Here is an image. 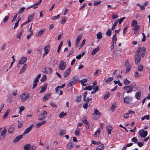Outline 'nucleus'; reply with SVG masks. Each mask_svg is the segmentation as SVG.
I'll return each instance as SVG.
<instances>
[{"instance_id":"nucleus-1","label":"nucleus","mask_w":150,"mask_h":150,"mask_svg":"<svg viewBox=\"0 0 150 150\" xmlns=\"http://www.w3.org/2000/svg\"><path fill=\"white\" fill-rule=\"evenodd\" d=\"M123 89L125 91H127V93H131L134 91H134L139 90V88L138 87L136 86L135 84H134L133 85H132L129 86H126L123 87Z\"/></svg>"},{"instance_id":"nucleus-2","label":"nucleus","mask_w":150,"mask_h":150,"mask_svg":"<svg viewBox=\"0 0 150 150\" xmlns=\"http://www.w3.org/2000/svg\"><path fill=\"white\" fill-rule=\"evenodd\" d=\"M145 48L144 47H139L138 49L137 53L138 54H139V55H141L142 57H143L144 54L145 53Z\"/></svg>"},{"instance_id":"nucleus-3","label":"nucleus","mask_w":150,"mask_h":150,"mask_svg":"<svg viewBox=\"0 0 150 150\" xmlns=\"http://www.w3.org/2000/svg\"><path fill=\"white\" fill-rule=\"evenodd\" d=\"M133 99V98L130 96H125L124 98L123 101L124 103L126 104L131 103Z\"/></svg>"},{"instance_id":"nucleus-4","label":"nucleus","mask_w":150,"mask_h":150,"mask_svg":"<svg viewBox=\"0 0 150 150\" xmlns=\"http://www.w3.org/2000/svg\"><path fill=\"white\" fill-rule=\"evenodd\" d=\"M47 113V112L44 110L42 111L41 113L39 115L38 120H41L44 119L46 116Z\"/></svg>"},{"instance_id":"nucleus-5","label":"nucleus","mask_w":150,"mask_h":150,"mask_svg":"<svg viewBox=\"0 0 150 150\" xmlns=\"http://www.w3.org/2000/svg\"><path fill=\"white\" fill-rule=\"evenodd\" d=\"M42 71L44 73L50 74L52 72V69L50 68L46 67L43 68L42 69Z\"/></svg>"},{"instance_id":"nucleus-6","label":"nucleus","mask_w":150,"mask_h":150,"mask_svg":"<svg viewBox=\"0 0 150 150\" xmlns=\"http://www.w3.org/2000/svg\"><path fill=\"white\" fill-rule=\"evenodd\" d=\"M29 98V95L28 94L23 93L21 96V99L23 102L28 99Z\"/></svg>"},{"instance_id":"nucleus-7","label":"nucleus","mask_w":150,"mask_h":150,"mask_svg":"<svg viewBox=\"0 0 150 150\" xmlns=\"http://www.w3.org/2000/svg\"><path fill=\"white\" fill-rule=\"evenodd\" d=\"M66 63L63 61H61L59 65V67L60 70H63L66 67Z\"/></svg>"},{"instance_id":"nucleus-8","label":"nucleus","mask_w":150,"mask_h":150,"mask_svg":"<svg viewBox=\"0 0 150 150\" xmlns=\"http://www.w3.org/2000/svg\"><path fill=\"white\" fill-rule=\"evenodd\" d=\"M134 58L136 64H139L141 59L140 55L139 54H138L136 53L135 55Z\"/></svg>"},{"instance_id":"nucleus-9","label":"nucleus","mask_w":150,"mask_h":150,"mask_svg":"<svg viewBox=\"0 0 150 150\" xmlns=\"http://www.w3.org/2000/svg\"><path fill=\"white\" fill-rule=\"evenodd\" d=\"M125 66L126 67L125 73H127L130 70L132 66L129 65V62L127 60L126 61Z\"/></svg>"},{"instance_id":"nucleus-10","label":"nucleus","mask_w":150,"mask_h":150,"mask_svg":"<svg viewBox=\"0 0 150 150\" xmlns=\"http://www.w3.org/2000/svg\"><path fill=\"white\" fill-rule=\"evenodd\" d=\"M82 38V35H78L77 36L75 41V44L76 45V47H78L79 45V41H80Z\"/></svg>"},{"instance_id":"nucleus-11","label":"nucleus","mask_w":150,"mask_h":150,"mask_svg":"<svg viewBox=\"0 0 150 150\" xmlns=\"http://www.w3.org/2000/svg\"><path fill=\"white\" fill-rule=\"evenodd\" d=\"M148 132L147 131H144L142 129L139 131V134L141 137H145L147 135Z\"/></svg>"},{"instance_id":"nucleus-12","label":"nucleus","mask_w":150,"mask_h":150,"mask_svg":"<svg viewBox=\"0 0 150 150\" xmlns=\"http://www.w3.org/2000/svg\"><path fill=\"white\" fill-rule=\"evenodd\" d=\"M33 126V125H32L27 128L24 131L23 134H27L31 130Z\"/></svg>"},{"instance_id":"nucleus-13","label":"nucleus","mask_w":150,"mask_h":150,"mask_svg":"<svg viewBox=\"0 0 150 150\" xmlns=\"http://www.w3.org/2000/svg\"><path fill=\"white\" fill-rule=\"evenodd\" d=\"M45 52L44 53V56L46 55L49 52L50 50V46L49 45H47L44 48Z\"/></svg>"},{"instance_id":"nucleus-14","label":"nucleus","mask_w":150,"mask_h":150,"mask_svg":"<svg viewBox=\"0 0 150 150\" xmlns=\"http://www.w3.org/2000/svg\"><path fill=\"white\" fill-rule=\"evenodd\" d=\"M47 83L45 84L43 86H41L40 87L41 90L39 91L40 93H42L45 92L47 88Z\"/></svg>"},{"instance_id":"nucleus-15","label":"nucleus","mask_w":150,"mask_h":150,"mask_svg":"<svg viewBox=\"0 0 150 150\" xmlns=\"http://www.w3.org/2000/svg\"><path fill=\"white\" fill-rule=\"evenodd\" d=\"M27 58L25 57H22L19 60V64H24L26 61Z\"/></svg>"},{"instance_id":"nucleus-16","label":"nucleus","mask_w":150,"mask_h":150,"mask_svg":"<svg viewBox=\"0 0 150 150\" xmlns=\"http://www.w3.org/2000/svg\"><path fill=\"white\" fill-rule=\"evenodd\" d=\"M141 91H139L137 92L135 95V97L137 99L139 100L140 98V96L141 95Z\"/></svg>"},{"instance_id":"nucleus-17","label":"nucleus","mask_w":150,"mask_h":150,"mask_svg":"<svg viewBox=\"0 0 150 150\" xmlns=\"http://www.w3.org/2000/svg\"><path fill=\"white\" fill-rule=\"evenodd\" d=\"M6 132V128H5L4 130H2L1 131V137H3V139L5 137Z\"/></svg>"},{"instance_id":"nucleus-18","label":"nucleus","mask_w":150,"mask_h":150,"mask_svg":"<svg viewBox=\"0 0 150 150\" xmlns=\"http://www.w3.org/2000/svg\"><path fill=\"white\" fill-rule=\"evenodd\" d=\"M23 137L22 135H20L18 136L13 141L14 142H17L20 140V139Z\"/></svg>"},{"instance_id":"nucleus-19","label":"nucleus","mask_w":150,"mask_h":150,"mask_svg":"<svg viewBox=\"0 0 150 150\" xmlns=\"http://www.w3.org/2000/svg\"><path fill=\"white\" fill-rule=\"evenodd\" d=\"M70 73V68L67 69L64 74V77H67Z\"/></svg>"},{"instance_id":"nucleus-20","label":"nucleus","mask_w":150,"mask_h":150,"mask_svg":"<svg viewBox=\"0 0 150 150\" xmlns=\"http://www.w3.org/2000/svg\"><path fill=\"white\" fill-rule=\"evenodd\" d=\"M104 147V144H101L96 148V150H103Z\"/></svg>"},{"instance_id":"nucleus-21","label":"nucleus","mask_w":150,"mask_h":150,"mask_svg":"<svg viewBox=\"0 0 150 150\" xmlns=\"http://www.w3.org/2000/svg\"><path fill=\"white\" fill-rule=\"evenodd\" d=\"M87 80L86 79H84L81 81V82L82 86H86L88 85L87 83Z\"/></svg>"},{"instance_id":"nucleus-22","label":"nucleus","mask_w":150,"mask_h":150,"mask_svg":"<svg viewBox=\"0 0 150 150\" xmlns=\"http://www.w3.org/2000/svg\"><path fill=\"white\" fill-rule=\"evenodd\" d=\"M106 129L108 131V135L111 134V131L112 130V127L110 125H109L106 127Z\"/></svg>"},{"instance_id":"nucleus-23","label":"nucleus","mask_w":150,"mask_h":150,"mask_svg":"<svg viewBox=\"0 0 150 150\" xmlns=\"http://www.w3.org/2000/svg\"><path fill=\"white\" fill-rule=\"evenodd\" d=\"M100 129H98L96 132L94 134V137H99L100 133Z\"/></svg>"},{"instance_id":"nucleus-24","label":"nucleus","mask_w":150,"mask_h":150,"mask_svg":"<svg viewBox=\"0 0 150 150\" xmlns=\"http://www.w3.org/2000/svg\"><path fill=\"white\" fill-rule=\"evenodd\" d=\"M77 82V80H73L70 82L67 85V87H69L73 85L76 83Z\"/></svg>"},{"instance_id":"nucleus-25","label":"nucleus","mask_w":150,"mask_h":150,"mask_svg":"<svg viewBox=\"0 0 150 150\" xmlns=\"http://www.w3.org/2000/svg\"><path fill=\"white\" fill-rule=\"evenodd\" d=\"M117 35L116 33H115L113 36L112 38V44H114L116 43L117 40V38H116Z\"/></svg>"},{"instance_id":"nucleus-26","label":"nucleus","mask_w":150,"mask_h":150,"mask_svg":"<svg viewBox=\"0 0 150 150\" xmlns=\"http://www.w3.org/2000/svg\"><path fill=\"white\" fill-rule=\"evenodd\" d=\"M50 96V94L48 93L47 94L45 95L44 97L43 98L42 100L44 101H46L49 98Z\"/></svg>"},{"instance_id":"nucleus-27","label":"nucleus","mask_w":150,"mask_h":150,"mask_svg":"<svg viewBox=\"0 0 150 150\" xmlns=\"http://www.w3.org/2000/svg\"><path fill=\"white\" fill-rule=\"evenodd\" d=\"M74 145V144L72 143H68L67 145V148L69 150H70L71 149Z\"/></svg>"},{"instance_id":"nucleus-28","label":"nucleus","mask_w":150,"mask_h":150,"mask_svg":"<svg viewBox=\"0 0 150 150\" xmlns=\"http://www.w3.org/2000/svg\"><path fill=\"white\" fill-rule=\"evenodd\" d=\"M99 49V47H97L94 49L91 52V54L93 55L96 54L98 52Z\"/></svg>"},{"instance_id":"nucleus-29","label":"nucleus","mask_w":150,"mask_h":150,"mask_svg":"<svg viewBox=\"0 0 150 150\" xmlns=\"http://www.w3.org/2000/svg\"><path fill=\"white\" fill-rule=\"evenodd\" d=\"M34 16V14H33L32 15H30L28 16V21L29 22H31L32 21L33 19V17Z\"/></svg>"},{"instance_id":"nucleus-30","label":"nucleus","mask_w":150,"mask_h":150,"mask_svg":"<svg viewBox=\"0 0 150 150\" xmlns=\"http://www.w3.org/2000/svg\"><path fill=\"white\" fill-rule=\"evenodd\" d=\"M27 67V65L26 64H25L23 66V67L22 69H21V71L20 72V74H21L23 72L25 71L26 70V68Z\"/></svg>"},{"instance_id":"nucleus-31","label":"nucleus","mask_w":150,"mask_h":150,"mask_svg":"<svg viewBox=\"0 0 150 150\" xmlns=\"http://www.w3.org/2000/svg\"><path fill=\"white\" fill-rule=\"evenodd\" d=\"M97 38L100 40L102 38V33L101 32H99L96 35Z\"/></svg>"},{"instance_id":"nucleus-32","label":"nucleus","mask_w":150,"mask_h":150,"mask_svg":"<svg viewBox=\"0 0 150 150\" xmlns=\"http://www.w3.org/2000/svg\"><path fill=\"white\" fill-rule=\"evenodd\" d=\"M95 114H96V115L98 116H100L101 115V113L98 110H97L96 109L94 110V113L93 114V115H94Z\"/></svg>"},{"instance_id":"nucleus-33","label":"nucleus","mask_w":150,"mask_h":150,"mask_svg":"<svg viewBox=\"0 0 150 150\" xmlns=\"http://www.w3.org/2000/svg\"><path fill=\"white\" fill-rule=\"evenodd\" d=\"M31 147V145L29 144H28L24 146L23 148L25 150H29Z\"/></svg>"},{"instance_id":"nucleus-34","label":"nucleus","mask_w":150,"mask_h":150,"mask_svg":"<svg viewBox=\"0 0 150 150\" xmlns=\"http://www.w3.org/2000/svg\"><path fill=\"white\" fill-rule=\"evenodd\" d=\"M10 110L9 109H7V110L4 114L3 116V119H5L7 117L8 115L9 112H10Z\"/></svg>"},{"instance_id":"nucleus-35","label":"nucleus","mask_w":150,"mask_h":150,"mask_svg":"<svg viewBox=\"0 0 150 150\" xmlns=\"http://www.w3.org/2000/svg\"><path fill=\"white\" fill-rule=\"evenodd\" d=\"M92 144H93L95 145H98L101 144V142L100 141L96 142L94 140L91 141Z\"/></svg>"},{"instance_id":"nucleus-36","label":"nucleus","mask_w":150,"mask_h":150,"mask_svg":"<svg viewBox=\"0 0 150 150\" xmlns=\"http://www.w3.org/2000/svg\"><path fill=\"white\" fill-rule=\"evenodd\" d=\"M118 23V21H117L116 20L115 21L111 28V30H112L115 28V27L117 25Z\"/></svg>"},{"instance_id":"nucleus-37","label":"nucleus","mask_w":150,"mask_h":150,"mask_svg":"<svg viewBox=\"0 0 150 150\" xmlns=\"http://www.w3.org/2000/svg\"><path fill=\"white\" fill-rule=\"evenodd\" d=\"M138 25V23L137 21L134 20L132 21L131 23V25L132 27H134Z\"/></svg>"},{"instance_id":"nucleus-38","label":"nucleus","mask_w":150,"mask_h":150,"mask_svg":"<svg viewBox=\"0 0 150 150\" xmlns=\"http://www.w3.org/2000/svg\"><path fill=\"white\" fill-rule=\"evenodd\" d=\"M130 83V81L127 80V79H124V83L126 85H128Z\"/></svg>"},{"instance_id":"nucleus-39","label":"nucleus","mask_w":150,"mask_h":150,"mask_svg":"<svg viewBox=\"0 0 150 150\" xmlns=\"http://www.w3.org/2000/svg\"><path fill=\"white\" fill-rule=\"evenodd\" d=\"M66 130H62L60 131L59 135L61 136H62L66 134Z\"/></svg>"},{"instance_id":"nucleus-40","label":"nucleus","mask_w":150,"mask_h":150,"mask_svg":"<svg viewBox=\"0 0 150 150\" xmlns=\"http://www.w3.org/2000/svg\"><path fill=\"white\" fill-rule=\"evenodd\" d=\"M114 83L115 84H118V85L120 86H122V83H120L119 80L118 81H114Z\"/></svg>"},{"instance_id":"nucleus-41","label":"nucleus","mask_w":150,"mask_h":150,"mask_svg":"<svg viewBox=\"0 0 150 150\" xmlns=\"http://www.w3.org/2000/svg\"><path fill=\"white\" fill-rule=\"evenodd\" d=\"M149 115H144L142 117L141 119L142 120H143L145 119L149 120Z\"/></svg>"},{"instance_id":"nucleus-42","label":"nucleus","mask_w":150,"mask_h":150,"mask_svg":"<svg viewBox=\"0 0 150 150\" xmlns=\"http://www.w3.org/2000/svg\"><path fill=\"white\" fill-rule=\"evenodd\" d=\"M66 115L67 114L66 113H65L64 112H62L59 114V117L60 118H62L64 117V116H66Z\"/></svg>"},{"instance_id":"nucleus-43","label":"nucleus","mask_w":150,"mask_h":150,"mask_svg":"<svg viewBox=\"0 0 150 150\" xmlns=\"http://www.w3.org/2000/svg\"><path fill=\"white\" fill-rule=\"evenodd\" d=\"M86 41V40L85 39H84V40H83L82 42L81 43V44H80V45L79 47V49H80L81 48L83 47V46L85 44Z\"/></svg>"},{"instance_id":"nucleus-44","label":"nucleus","mask_w":150,"mask_h":150,"mask_svg":"<svg viewBox=\"0 0 150 150\" xmlns=\"http://www.w3.org/2000/svg\"><path fill=\"white\" fill-rule=\"evenodd\" d=\"M112 31L110 29H108L106 33V35L108 36H110L112 33Z\"/></svg>"},{"instance_id":"nucleus-45","label":"nucleus","mask_w":150,"mask_h":150,"mask_svg":"<svg viewBox=\"0 0 150 150\" xmlns=\"http://www.w3.org/2000/svg\"><path fill=\"white\" fill-rule=\"evenodd\" d=\"M44 30L43 29H41L40 30L38 33V34L37 35V36H40L43 32H44Z\"/></svg>"},{"instance_id":"nucleus-46","label":"nucleus","mask_w":150,"mask_h":150,"mask_svg":"<svg viewBox=\"0 0 150 150\" xmlns=\"http://www.w3.org/2000/svg\"><path fill=\"white\" fill-rule=\"evenodd\" d=\"M41 77V74H39L37 77L36 78L35 80L34 81L35 83H38L39 81V79Z\"/></svg>"},{"instance_id":"nucleus-47","label":"nucleus","mask_w":150,"mask_h":150,"mask_svg":"<svg viewBox=\"0 0 150 150\" xmlns=\"http://www.w3.org/2000/svg\"><path fill=\"white\" fill-rule=\"evenodd\" d=\"M88 103V101H86V103L83 105V107L84 109H86L87 108Z\"/></svg>"},{"instance_id":"nucleus-48","label":"nucleus","mask_w":150,"mask_h":150,"mask_svg":"<svg viewBox=\"0 0 150 150\" xmlns=\"http://www.w3.org/2000/svg\"><path fill=\"white\" fill-rule=\"evenodd\" d=\"M63 42L62 41V42H61L60 44L58 46L57 51L59 53V52L61 49V47H62V45L63 44Z\"/></svg>"},{"instance_id":"nucleus-49","label":"nucleus","mask_w":150,"mask_h":150,"mask_svg":"<svg viewBox=\"0 0 150 150\" xmlns=\"http://www.w3.org/2000/svg\"><path fill=\"white\" fill-rule=\"evenodd\" d=\"M42 51V47L41 46H40L37 49V52L38 54L41 53Z\"/></svg>"},{"instance_id":"nucleus-50","label":"nucleus","mask_w":150,"mask_h":150,"mask_svg":"<svg viewBox=\"0 0 150 150\" xmlns=\"http://www.w3.org/2000/svg\"><path fill=\"white\" fill-rule=\"evenodd\" d=\"M14 130V128L12 127H10L8 129V132L9 133H12Z\"/></svg>"},{"instance_id":"nucleus-51","label":"nucleus","mask_w":150,"mask_h":150,"mask_svg":"<svg viewBox=\"0 0 150 150\" xmlns=\"http://www.w3.org/2000/svg\"><path fill=\"white\" fill-rule=\"evenodd\" d=\"M67 20V18L65 17H62L61 23L62 24H64L65 23V22Z\"/></svg>"},{"instance_id":"nucleus-52","label":"nucleus","mask_w":150,"mask_h":150,"mask_svg":"<svg viewBox=\"0 0 150 150\" xmlns=\"http://www.w3.org/2000/svg\"><path fill=\"white\" fill-rule=\"evenodd\" d=\"M134 28H133L132 30H134V31L136 30H138L140 26L138 25H137L134 26Z\"/></svg>"},{"instance_id":"nucleus-53","label":"nucleus","mask_w":150,"mask_h":150,"mask_svg":"<svg viewBox=\"0 0 150 150\" xmlns=\"http://www.w3.org/2000/svg\"><path fill=\"white\" fill-rule=\"evenodd\" d=\"M92 87L91 86H87L84 89V90H91L92 89Z\"/></svg>"},{"instance_id":"nucleus-54","label":"nucleus","mask_w":150,"mask_h":150,"mask_svg":"<svg viewBox=\"0 0 150 150\" xmlns=\"http://www.w3.org/2000/svg\"><path fill=\"white\" fill-rule=\"evenodd\" d=\"M113 77H109L106 81V82H109L112 81L113 79Z\"/></svg>"},{"instance_id":"nucleus-55","label":"nucleus","mask_w":150,"mask_h":150,"mask_svg":"<svg viewBox=\"0 0 150 150\" xmlns=\"http://www.w3.org/2000/svg\"><path fill=\"white\" fill-rule=\"evenodd\" d=\"M60 14H59L57 16H54L52 18V20H55L57 19H59L60 18Z\"/></svg>"},{"instance_id":"nucleus-56","label":"nucleus","mask_w":150,"mask_h":150,"mask_svg":"<svg viewBox=\"0 0 150 150\" xmlns=\"http://www.w3.org/2000/svg\"><path fill=\"white\" fill-rule=\"evenodd\" d=\"M25 9V8L24 7H22L20 8L18 12V14H21L23 12L24 10Z\"/></svg>"},{"instance_id":"nucleus-57","label":"nucleus","mask_w":150,"mask_h":150,"mask_svg":"<svg viewBox=\"0 0 150 150\" xmlns=\"http://www.w3.org/2000/svg\"><path fill=\"white\" fill-rule=\"evenodd\" d=\"M80 132V129L79 128H78L75 132V134L76 136H78L79 135Z\"/></svg>"},{"instance_id":"nucleus-58","label":"nucleus","mask_w":150,"mask_h":150,"mask_svg":"<svg viewBox=\"0 0 150 150\" xmlns=\"http://www.w3.org/2000/svg\"><path fill=\"white\" fill-rule=\"evenodd\" d=\"M9 18L8 16H5L3 20V21L4 23H6L8 20Z\"/></svg>"},{"instance_id":"nucleus-59","label":"nucleus","mask_w":150,"mask_h":150,"mask_svg":"<svg viewBox=\"0 0 150 150\" xmlns=\"http://www.w3.org/2000/svg\"><path fill=\"white\" fill-rule=\"evenodd\" d=\"M101 3V1H100L98 2H97L96 1H94V5L97 6L99 4H100Z\"/></svg>"},{"instance_id":"nucleus-60","label":"nucleus","mask_w":150,"mask_h":150,"mask_svg":"<svg viewBox=\"0 0 150 150\" xmlns=\"http://www.w3.org/2000/svg\"><path fill=\"white\" fill-rule=\"evenodd\" d=\"M23 32V30H21L20 32V33H19V34L18 35V36H17L18 38L19 39H20L22 35Z\"/></svg>"},{"instance_id":"nucleus-61","label":"nucleus","mask_w":150,"mask_h":150,"mask_svg":"<svg viewBox=\"0 0 150 150\" xmlns=\"http://www.w3.org/2000/svg\"><path fill=\"white\" fill-rule=\"evenodd\" d=\"M30 32H31V34L30 35H27V39H29L30 38L31 36L33 34V32L32 31H30Z\"/></svg>"},{"instance_id":"nucleus-62","label":"nucleus","mask_w":150,"mask_h":150,"mask_svg":"<svg viewBox=\"0 0 150 150\" xmlns=\"http://www.w3.org/2000/svg\"><path fill=\"white\" fill-rule=\"evenodd\" d=\"M132 141L133 142L136 143L138 141V139L136 137H134L132 139Z\"/></svg>"},{"instance_id":"nucleus-63","label":"nucleus","mask_w":150,"mask_h":150,"mask_svg":"<svg viewBox=\"0 0 150 150\" xmlns=\"http://www.w3.org/2000/svg\"><path fill=\"white\" fill-rule=\"evenodd\" d=\"M110 96V94L109 93L107 94H105L103 98L104 100L106 99L109 98Z\"/></svg>"},{"instance_id":"nucleus-64","label":"nucleus","mask_w":150,"mask_h":150,"mask_svg":"<svg viewBox=\"0 0 150 150\" xmlns=\"http://www.w3.org/2000/svg\"><path fill=\"white\" fill-rule=\"evenodd\" d=\"M143 69V66L142 65H139L138 67V70L140 71H142Z\"/></svg>"}]
</instances>
